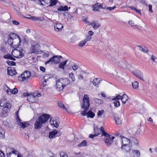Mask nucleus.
I'll return each mask as SVG.
<instances>
[{
  "label": "nucleus",
  "mask_w": 157,
  "mask_h": 157,
  "mask_svg": "<svg viewBox=\"0 0 157 157\" xmlns=\"http://www.w3.org/2000/svg\"><path fill=\"white\" fill-rule=\"evenodd\" d=\"M50 118L49 115L43 114L40 116L34 124V128L38 129L41 128L43 124L45 123Z\"/></svg>",
  "instance_id": "1"
},
{
  "label": "nucleus",
  "mask_w": 157,
  "mask_h": 157,
  "mask_svg": "<svg viewBox=\"0 0 157 157\" xmlns=\"http://www.w3.org/2000/svg\"><path fill=\"white\" fill-rule=\"evenodd\" d=\"M25 51L23 48L18 47L13 50L11 52V55L14 57L21 58L24 55Z\"/></svg>",
  "instance_id": "2"
},
{
  "label": "nucleus",
  "mask_w": 157,
  "mask_h": 157,
  "mask_svg": "<svg viewBox=\"0 0 157 157\" xmlns=\"http://www.w3.org/2000/svg\"><path fill=\"white\" fill-rule=\"evenodd\" d=\"M31 76V72L29 71H26L18 77V79L20 81H24L29 79Z\"/></svg>",
  "instance_id": "3"
},
{
  "label": "nucleus",
  "mask_w": 157,
  "mask_h": 157,
  "mask_svg": "<svg viewBox=\"0 0 157 157\" xmlns=\"http://www.w3.org/2000/svg\"><path fill=\"white\" fill-rule=\"evenodd\" d=\"M17 37L19 38V40H20V38L18 36L14 33H11L8 35V42L11 47H14V44L13 43L15 42L13 41L15 40ZM14 45H15V44H14Z\"/></svg>",
  "instance_id": "4"
},
{
  "label": "nucleus",
  "mask_w": 157,
  "mask_h": 157,
  "mask_svg": "<svg viewBox=\"0 0 157 157\" xmlns=\"http://www.w3.org/2000/svg\"><path fill=\"white\" fill-rule=\"evenodd\" d=\"M82 108H89L90 105V98L87 94H85L83 98Z\"/></svg>",
  "instance_id": "5"
},
{
  "label": "nucleus",
  "mask_w": 157,
  "mask_h": 157,
  "mask_svg": "<svg viewBox=\"0 0 157 157\" xmlns=\"http://www.w3.org/2000/svg\"><path fill=\"white\" fill-rule=\"evenodd\" d=\"M62 57L61 56L55 55L50 58L49 60L46 61L45 63V64H47L50 62H54L55 64L58 63L61 61L60 58H62Z\"/></svg>",
  "instance_id": "6"
},
{
  "label": "nucleus",
  "mask_w": 157,
  "mask_h": 157,
  "mask_svg": "<svg viewBox=\"0 0 157 157\" xmlns=\"http://www.w3.org/2000/svg\"><path fill=\"white\" fill-rule=\"evenodd\" d=\"M92 7L93 8V11H99V9H105L106 8V6L103 4H100L96 2L94 5L92 6Z\"/></svg>",
  "instance_id": "7"
},
{
  "label": "nucleus",
  "mask_w": 157,
  "mask_h": 157,
  "mask_svg": "<svg viewBox=\"0 0 157 157\" xmlns=\"http://www.w3.org/2000/svg\"><path fill=\"white\" fill-rule=\"evenodd\" d=\"M39 47L40 45L38 44L32 45L30 50V52L36 54H39Z\"/></svg>",
  "instance_id": "8"
},
{
  "label": "nucleus",
  "mask_w": 157,
  "mask_h": 157,
  "mask_svg": "<svg viewBox=\"0 0 157 157\" xmlns=\"http://www.w3.org/2000/svg\"><path fill=\"white\" fill-rule=\"evenodd\" d=\"M118 66L121 68L124 69H129L130 67V65L124 60L120 61L118 63Z\"/></svg>",
  "instance_id": "9"
},
{
  "label": "nucleus",
  "mask_w": 157,
  "mask_h": 157,
  "mask_svg": "<svg viewBox=\"0 0 157 157\" xmlns=\"http://www.w3.org/2000/svg\"><path fill=\"white\" fill-rule=\"evenodd\" d=\"M133 74L140 80L144 81L143 74L139 70H136L132 72Z\"/></svg>",
  "instance_id": "10"
},
{
  "label": "nucleus",
  "mask_w": 157,
  "mask_h": 157,
  "mask_svg": "<svg viewBox=\"0 0 157 157\" xmlns=\"http://www.w3.org/2000/svg\"><path fill=\"white\" fill-rule=\"evenodd\" d=\"M56 86L57 90L59 91L62 90L64 88V87L63 86L60 78L56 81Z\"/></svg>",
  "instance_id": "11"
},
{
  "label": "nucleus",
  "mask_w": 157,
  "mask_h": 157,
  "mask_svg": "<svg viewBox=\"0 0 157 157\" xmlns=\"http://www.w3.org/2000/svg\"><path fill=\"white\" fill-rule=\"evenodd\" d=\"M50 124L51 125H53L56 128L59 127V119L58 118H55L53 119V118H51L50 121Z\"/></svg>",
  "instance_id": "12"
},
{
  "label": "nucleus",
  "mask_w": 157,
  "mask_h": 157,
  "mask_svg": "<svg viewBox=\"0 0 157 157\" xmlns=\"http://www.w3.org/2000/svg\"><path fill=\"white\" fill-rule=\"evenodd\" d=\"M114 138V137L112 136L110 137V136L105 138L104 139V141L105 142L107 146H110L111 143L113 142V139Z\"/></svg>",
  "instance_id": "13"
},
{
  "label": "nucleus",
  "mask_w": 157,
  "mask_h": 157,
  "mask_svg": "<svg viewBox=\"0 0 157 157\" xmlns=\"http://www.w3.org/2000/svg\"><path fill=\"white\" fill-rule=\"evenodd\" d=\"M90 25H91L94 29H98L101 25L100 23L97 21H94L90 23Z\"/></svg>",
  "instance_id": "14"
},
{
  "label": "nucleus",
  "mask_w": 157,
  "mask_h": 157,
  "mask_svg": "<svg viewBox=\"0 0 157 157\" xmlns=\"http://www.w3.org/2000/svg\"><path fill=\"white\" fill-rule=\"evenodd\" d=\"M61 82H62L63 86L64 87L70 84L71 82L69 79L67 78H60Z\"/></svg>",
  "instance_id": "15"
},
{
  "label": "nucleus",
  "mask_w": 157,
  "mask_h": 157,
  "mask_svg": "<svg viewBox=\"0 0 157 157\" xmlns=\"http://www.w3.org/2000/svg\"><path fill=\"white\" fill-rule=\"evenodd\" d=\"M54 27L56 31L59 32L62 30L63 28V26L61 23H56L54 25Z\"/></svg>",
  "instance_id": "16"
},
{
  "label": "nucleus",
  "mask_w": 157,
  "mask_h": 157,
  "mask_svg": "<svg viewBox=\"0 0 157 157\" xmlns=\"http://www.w3.org/2000/svg\"><path fill=\"white\" fill-rule=\"evenodd\" d=\"M131 147V146L129 144L127 145H121V148L124 151L128 152L130 150Z\"/></svg>",
  "instance_id": "17"
},
{
  "label": "nucleus",
  "mask_w": 157,
  "mask_h": 157,
  "mask_svg": "<svg viewBox=\"0 0 157 157\" xmlns=\"http://www.w3.org/2000/svg\"><path fill=\"white\" fill-rule=\"evenodd\" d=\"M58 132L56 130H55L52 131L50 132L49 133L48 137L50 139L55 138L56 136L58 134Z\"/></svg>",
  "instance_id": "18"
},
{
  "label": "nucleus",
  "mask_w": 157,
  "mask_h": 157,
  "mask_svg": "<svg viewBox=\"0 0 157 157\" xmlns=\"http://www.w3.org/2000/svg\"><path fill=\"white\" fill-rule=\"evenodd\" d=\"M130 142V140L129 139L124 137L122 138V145L129 144Z\"/></svg>",
  "instance_id": "19"
},
{
  "label": "nucleus",
  "mask_w": 157,
  "mask_h": 157,
  "mask_svg": "<svg viewBox=\"0 0 157 157\" xmlns=\"http://www.w3.org/2000/svg\"><path fill=\"white\" fill-rule=\"evenodd\" d=\"M17 73L16 71L14 69L9 70V67L7 69V74L9 75L13 76Z\"/></svg>",
  "instance_id": "20"
},
{
  "label": "nucleus",
  "mask_w": 157,
  "mask_h": 157,
  "mask_svg": "<svg viewBox=\"0 0 157 157\" xmlns=\"http://www.w3.org/2000/svg\"><path fill=\"white\" fill-rule=\"evenodd\" d=\"M12 56L11 54H8L5 55L3 56V57L6 59H10L13 61L16 60V59Z\"/></svg>",
  "instance_id": "21"
},
{
  "label": "nucleus",
  "mask_w": 157,
  "mask_h": 157,
  "mask_svg": "<svg viewBox=\"0 0 157 157\" xmlns=\"http://www.w3.org/2000/svg\"><path fill=\"white\" fill-rule=\"evenodd\" d=\"M19 125H20L21 128H25L26 127L29 126L30 124L28 122H19Z\"/></svg>",
  "instance_id": "22"
},
{
  "label": "nucleus",
  "mask_w": 157,
  "mask_h": 157,
  "mask_svg": "<svg viewBox=\"0 0 157 157\" xmlns=\"http://www.w3.org/2000/svg\"><path fill=\"white\" fill-rule=\"evenodd\" d=\"M15 151L13 150L9 153H7V157H18L17 154L15 153Z\"/></svg>",
  "instance_id": "23"
},
{
  "label": "nucleus",
  "mask_w": 157,
  "mask_h": 157,
  "mask_svg": "<svg viewBox=\"0 0 157 157\" xmlns=\"http://www.w3.org/2000/svg\"><path fill=\"white\" fill-rule=\"evenodd\" d=\"M27 99L28 101L32 103L35 102L37 101L35 98H34V97L30 95L28 96Z\"/></svg>",
  "instance_id": "24"
},
{
  "label": "nucleus",
  "mask_w": 157,
  "mask_h": 157,
  "mask_svg": "<svg viewBox=\"0 0 157 157\" xmlns=\"http://www.w3.org/2000/svg\"><path fill=\"white\" fill-rule=\"evenodd\" d=\"M68 61V60H66L64 62H62L59 65V67L60 68L62 69L63 70H64V66H65L67 62Z\"/></svg>",
  "instance_id": "25"
},
{
  "label": "nucleus",
  "mask_w": 157,
  "mask_h": 157,
  "mask_svg": "<svg viewBox=\"0 0 157 157\" xmlns=\"http://www.w3.org/2000/svg\"><path fill=\"white\" fill-rule=\"evenodd\" d=\"M128 99V97L127 95L125 94H124L123 95L122 97H121V100L123 103L125 104Z\"/></svg>",
  "instance_id": "26"
},
{
  "label": "nucleus",
  "mask_w": 157,
  "mask_h": 157,
  "mask_svg": "<svg viewBox=\"0 0 157 157\" xmlns=\"http://www.w3.org/2000/svg\"><path fill=\"white\" fill-rule=\"evenodd\" d=\"M95 116V114L91 110H89L87 113V116L88 118H93Z\"/></svg>",
  "instance_id": "27"
},
{
  "label": "nucleus",
  "mask_w": 157,
  "mask_h": 157,
  "mask_svg": "<svg viewBox=\"0 0 157 157\" xmlns=\"http://www.w3.org/2000/svg\"><path fill=\"white\" fill-rule=\"evenodd\" d=\"M87 145V142L86 140H84L80 143L79 144L78 146V147L86 146Z\"/></svg>",
  "instance_id": "28"
},
{
  "label": "nucleus",
  "mask_w": 157,
  "mask_h": 157,
  "mask_svg": "<svg viewBox=\"0 0 157 157\" xmlns=\"http://www.w3.org/2000/svg\"><path fill=\"white\" fill-rule=\"evenodd\" d=\"M68 6H61L60 7L58 8V10L59 11H68Z\"/></svg>",
  "instance_id": "29"
},
{
  "label": "nucleus",
  "mask_w": 157,
  "mask_h": 157,
  "mask_svg": "<svg viewBox=\"0 0 157 157\" xmlns=\"http://www.w3.org/2000/svg\"><path fill=\"white\" fill-rule=\"evenodd\" d=\"M7 102L6 99L3 98L2 99H1V102L0 103V106L1 107H4L5 105V104Z\"/></svg>",
  "instance_id": "30"
},
{
  "label": "nucleus",
  "mask_w": 157,
  "mask_h": 157,
  "mask_svg": "<svg viewBox=\"0 0 157 157\" xmlns=\"http://www.w3.org/2000/svg\"><path fill=\"white\" fill-rule=\"evenodd\" d=\"M94 100L95 102L98 105L102 104L103 102V100L101 99L95 98L94 99Z\"/></svg>",
  "instance_id": "31"
},
{
  "label": "nucleus",
  "mask_w": 157,
  "mask_h": 157,
  "mask_svg": "<svg viewBox=\"0 0 157 157\" xmlns=\"http://www.w3.org/2000/svg\"><path fill=\"white\" fill-rule=\"evenodd\" d=\"M58 106L59 107L63 108V109H64V110H66L67 111V109L65 107L64 104L63 103H62L61 101H59L58 102Z\"/></svg>",
  "instance_id": "32"
},
{
  "label": "nucleus",
  "mask_w": 157,
  "mask_h": 157,
  "mask_svg": "<svg viewBox=\"0 0 157 157\" xmlns=\"http://www.w3.org/2000/svg\"><path fill=\"white\" fill-rule=\"evenodd\" d=\"M138 47H139V49L140 51L144 53H147L148 52L147 48L145 47H144L143 48L140 46H138Z\"/></svg>",
  "instance_id": "33"
},
{
  "label": "nucleus",
  "mask_w": 157,
  "mask_h": 157,
  "mask_svg": "<svg viewBox=\"0 0 157 157\" xmlns=\"http://www.w3.org/2000/svg\"><path fill=\"white\" fill-rule=\"evenodd\" d=\"M69 78L71 79L72 82H75V75L74 73H71L69 75Z\"/></svg>",
  "instance_id": "34"
},
{
  "label": "nucleus",
  "mask_w": 157,
  "mask_h": 157,
  "mask_svg": "<svg viewBox=\"0 0 157 157\" xmlns=\"http://www.w3.org/2000/svg\"><path fill=\"white\" fill-rule=\"evenodd\" d=\"M132 153H134L136 155L137 157H140V154L139 151L132 149Z\"/></svg>",
  "instance_id": "35"
},
{
  "label": "nucleus",
  "mask_w": 157,
  "mask_h": 157,
  "mask_svg": "<svg viewBox=\"0 0 157 157\" xmlns=\"http://www.w3.org/2000/svg\"><path fill=\"white\" fill-rule=\"evenodd\" d=\"M84 110L81 112V114L83 116H86L87 115V111L88 110L89 108H82Z\"/></svg>",
  "instance_id": "36"
},
{
  "label": "nucleus",
  "mask_w": 157,
  "mask_h": 157,
  "mask_svg": "<svg viewBox=\"0 0 157 157\" xmlns=\"http://www.w3.org/2000/svg\"><path fill=\"white\" fill-rule=\"evenodd\" d=\"M114 119L116 124H119L121 123V121L119 117H115Z\"/></svg>",
  "instance_id": "37"
},
{
  "label": "nucleus",
  "mask_w": 157,
  "mask_h": 157,
  "mask_svg": "<svg viewBox=\"0 0 157 157\" xmlns=\"http://www.w3.org/2000/svg\"><path fill=\"white\" fill-rule=\"evenodd\" d=\"M49 1H50V3L49 6H51L55 5L57 2V0H49Z\"/></svg>",
  "instance_id": "38"
},
{
  "label": "nucleus",
  "mask_w": 157,
  "mask_h": 157,
  "mask_svg": "<svg viewBox=\"0 0 157 157\" xmlns=\"http://www.w3.org/2000/svg\"><path fill=\"white\" fill-rule=\"evenodd\" d=\"M7 63L10 66H15L16 65V63L13 61H10L9 60H7Z\"/></svg>",
  "instance_id": "39"
},
{
  "label": "nucleus",
  "mask_w": 157,
  "mask_h": 157,
  "mask_svg": "<svg viewBox=\"0 0 157 157\" xmlns=\"http://www.w3.org/2000/svg\"><path fill=\"white\" fill-rule=\"evenodd\" d=\"M97 78H95L93 81V83L95 86H97L99 84V81L98 80Z\"/></svg>",
  "instance_id": "40"
},
{
  "label": "nucleus",
  "mask_w": 157,
  "mask_h": 157,
  "mask_svg": "<svg viewBox=\"0 0 157 157\" xmlns=\"http://www.w3.org/2000/svg\"><path fill=\"white\" fill-rule=\"evenodd\" d=\"M86 42L84 40L81 41L79 43L78 45L80 47H82L84 46Z\"/></svg>",
  "instance_id": "41"
},
{
  "label": "nucleus",
  "mask_w": 157,
  "mask_h": 157,
  "mask_svg": "<svg viewBox=\"0 0 157 157\" xmlns=\"http://www.w3.org/2000/svg\"><path fill=\"white\" fill-rule=\"evenodd\" d=\"M132 86L134 89H136L138 87V83L136 81L132 83Z\"/></svg>",
  "instance_id": "42"
},
{
  "label": "nucleus",
  "mask_w": 157,
  "mask_h": 157,
  "mask_svg": "<svg viewBox=\"0 0 157 157\" xmlns=\"http://www.w3.org/2000/svg\"><path fill=\"white\" fill-rule=\"evenodd\" d=\"M1 116L2 117H5L7 116V111L5 109H4L2 111L1 115Z\"/></svg>",
  "instance_id": "43"
},
{
  "label": "nucleus",
  "mask_w": 157,
  "mask_h": 157,
  "mask_svg": "<svg viewBox=\"0 0 157 157\" xmlns=\"http://www.w3.org/2000/svg\"><path fill=\"white\" fill-rule=\"evenodd\" d=\"M94 133L96 134L97 135H98L99 134V129L97 127H94Z\"/></svg>",
  "instance_id": "44"
},
{
  "label": "nucleus",
  "mask_w": 157,
  "mask_h": 157,
  "mask_svg": "<svg viewBox=\"0 0 157 157\" xmlns=\"http://www.w3.org/2000/svg\"><path fill=\"white\" fill-rule=\"evenodd\" d=\"M42 54L43 57L44 58H48L49 56V54L48 53H46L45 52H42Z\"/></svg>",
  "instance_id": "45"
},
{
  "label": "nucleus",
  "mask_w": 157,
  "mask_h": 157,
  "mask_svg": "<svg viewBox=\"0 0 157 157\" xmlns=\"http://www.w3.org/2000/svg\"><path fill=\"white\" fill-rule=\"evenodd\" d=\"M27 18L29 19H32L33 21H39L40 19V17H37L35 16H32L30 17H27Z\"/></svg>",
  "instance_id": "46"
},
{
  "label": "nucleus",
  "mask_w": 157,
  "mask_h": 157,
  "mask_svg": "<svg viewBox=\"0 0 157 157\" xmlns=\"http://www.w3.org/2000/svg\"><path fill=\"white\" fill-rule=\"evenodd\" d=\"M51 78V75L49 74L46 75L44 77L43 79L45 81H48V79Z\"/></svg>",
  "instance_id": "47"
},
{
  "label": "nucleus",
  "mask_w": 157,
  "mask_h": 157,
  "mask_svg": "<svg viewBox=\"0 0 157 157\" xmlns=\"http://www.w3.org/2000/svg\"><path fill=\"white\" fill-rule=\"evenodd\" d=\"M121 96L119 95H117V96L115 97L114 98L112 99V100H117L120 99H121Z\"/></svg>",
  "instance_id": "48"
},
{
  "label": "nucleus",
  "mask_w": 157,
  "mask_h": 157,
  "mask_svg": "<svg viewBox=\"0 0 157 157\" xmlns=\"http://www.w3.org/2000/svg\"><path fill=\"white\" fill-rule=\"evenodd\" d=\"M114 104L116 107H118L120 106V103L119 101L115 100L114 102Z\"/></svg>",
  "instance_id": "49"
},
{
  "label": "nucleus",
  "mask_w": 157,
  "mask_h": 157,
  "mask_svg": "<svg viewBox=\"0 0 157 157\" xmlns=\"http://www.w3.org/2000/svg\"><path fill=\"white\" fill-rule=\"evenodd\" d=\"M132 140L133 141V142L135 144H136V145H138V141L137 140L136 138H135L132 137L131 138Z\"/></svg>",
  "instance_id": "50"
},
{
  "label": "nucleus",
  "mask_w": 157,
  "mask_h": 157,
  "mask_svg": "<svg viewBox=\"0 0 157 157\" xmlns=\"http://www.w3.org/2000/svg\"><path fill=\"white\" fill-rule=\"evenodd\" d=\"M60 157H68L67 155L63 152H61L60 153Z\"/></svg>",
  "instance_id": "51"
},
{
  "label": "nucleus",
  "mask_w": 157,
  "mask_h": 157,
  "mask_svg": "<svg viewBox=\"0 0 157 157\" xmlns=\"http://www.w3.org/2000/svg\"><path fill=\"white\" fill-rule=\"evenodd\" d=\"M5 133V132L2 129V130H0V138H3L4 137L3 134Z\"/></svg>",
  "instance_id": "52"
},
{
  "label": "nucleus",
  "mask_w": 157,
  "mask_h": 157,
  "mask_svg": "<svg viewBox=\"0 0 157 157\" xmlns=\"http://www.w3.org/2000/svg\"><path fill=\"white\" fill-rule=\"evenodd\" d=\"M92 39V37L90 36H87L84 40L87 42L88 41H90Z\"/></svg>",
  "instance_id": "53"
},
{
  "label": "nucleus",
  "mask_w": 157,
  "mask_h": 157,
  "mask_svg": "<svg viewBox=\"0 0 157 157\" xmlns=\"http://www.w3.org/2000/svg\"><path fill=\"white\" fill-rule=\"evenodd\" d=\"M4 107L8 109H10L11 107V105L10 103H8L7 102L5 104V105Z\"/></svg>",
  "instance_id": "54"
},
{
  "label": "nucleus",
  "mask_w": 157,
  "mask_h": 157,
  "mask_svg": "<svg viewBox=\"0 0 157 157\" xmlns=\"http://www.w3.org/2000/svg\"><path fill=\"white\" fill-rule=\"evenodd\" d=\"M101 134L102 136H104L105 137V138H106L109 136H110L109 134L107 133L105 131L103 133H102Z\"/></svg>",
  "instance_id": "55"
},
{
  "label": "nucleus",
  "mask_w": 157,
  "mask_h": 157,
  "mask_svg": "<svg viewBox=\"0 0 157 157\" xmlns=\"http://www.w3.org/2000/svg\"><path fill=\"white\" fill-rule=\"evenodd\" d=\"M104 111L103 110H99L97 113V115L98 116H101L104 113Z\"/></svg>",
  "instance_id": "56"
},
{
  "label": "nucleus",
  "mask_w": 157,
  "mask_h": 157,
  "mask_svg": "<svg viewBox=\"0 0 157 157\" xmlns=\"http://www.w3.org/2000/svg\"><path fill=\"white\" fill-rule=\"evenodd\" d=\"M18 91L17 89L15 88L12 90V94H16L17 93Z\"/></svg>",
  "instance_id": "57"
},
{
  "label": "nucleus",
  "mask_w": 157,
  "mask_h": 157,
  "mask_svg": "<svg viewBox=\"0 0 157 157\" xmlns=\"http://www.w3.org/2000/svg\"><path fill=\"white\" fill-rule=\"evenodd\" d=\"M116 8V6H115L114 7H108L106 8V9L110 11H111L112 10Z\"/></svg>",
  "instance_id": "58"
},
{
  "label": "nucleus",
  "mask_w": 157,
  "mask_h": 157,
  "mask_svg": "<svg viewBox=\"0 0 157 157\" xmlns=\"http://www.w3.org/2000/svg\"><path fill=\"white\" fill-rule=\"evenodd\" d=\"M29 93H24L22 94V95L21 96V97H24L26 96H29Z\"/></svg>",
  "instance_id": "59"
},
{
  "label": "nucleus",
  "mask_w": 157,
  "mask_h": 157,
  "mask_svg": "<svg viewBox=\"0 0 157 157\" xmlns=\"http://www.w3.org/2000/svg\"><path fill=\"white\" fill-rule=\"evenodd\" d=\"M40 70L43 72H45V68L44 67L40 66Z\"/></svg>",
  "instance_id": "60"
},
{
  "label": "nucleus",
  "mask_w": 157,
  "mask_h": 157,
  "mask_svg": "<svg viewBox=\"0 0 157 157\" xmlns=\"http://www.w3.org/2000/svg\"><path fill=\"white\" fill-rule=\"evenodd\" d=\"M0 157H5V154L2 150H0Z\"/></svg>",
  "instance_id": "61"
},
{
  "label": "nucleus",
  "mask_w": 157,
  "mask_h": 157,
  "mask_svg": "<svg viewBox=\"0 0 157 157\" xmlns=\"http://www.w3.org/2000/svg\"><path fill=\"white\" fill-rule=\"evenodd\" d=\"M31 96H32L33 97H34V98H37V96H38V95L36 94V93H33L31 95H30Z\"/></svg>",
  "instance_id": "62"
},
{
  "label": "nucleus",
  "mask_w": 157,
  "mask_h": 157,
  "mask_svg": "<svg viewBox=\"0 0 157 157\" xmlns=\"http://www.w3.org/2000/svg\"><path fill=\"white\" fill-rule=\"evenodd\" d=\"M148 7H149V12L151 13H152L153 11L152 10V5H149Z\"/></svg>",
  "instance_id": "63"
},
{
  "label": "nucleus",
  "mask_w": 157,
  "mask_h": 157,
  "mask_svg": "<svg viewBox=\"0 0 157 157\" xmlns=\"http://www.w3.org/2000/svg\"><path fill=\"white\" fill-rule=\"evenodd\" d=\"M98 135H97L96 134H90L89 136V137L90 138H94V137H95V136H98Z\"/></svg>",
  "instance_id": "64"
}]
</instances>
